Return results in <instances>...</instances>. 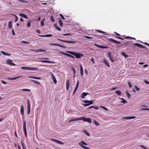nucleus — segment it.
Instances as JSON below:
<instances>
[{
    "label": "nucleus",
    "mask_w": 149,
    "mask_h": 149,
    "mask_svg": "<svg viewBox=\"0 0 149 149\" xmlns=\"http://www.w3.org/2000/svg\"><path fill=\"white\" fill-rule=\"evenodd\" d=\"M67 52L72 55L75 56L77 58H80L81 57L84 56L83 54L80 53H75L72 51H68Z\"/></svg>",
    "instance_id": "nucleus-1"
},
{
    "label": "nucleus",
    "mask_w": 149,
    "mask_h": 149,
    "mask_svg": "<svg viewBox=\"0 0 149 149\" xmlns=\"http://www.w3.org/2000/svg\"><path fill=\"white\" fill-rule=\"evenodd\" d=\"M82 102L86 104H82V105L84 106L85 107H86L87 106H89L90 105L92 104L93 103V100L88 101L87 100H84L82 101Z\"/></svg>",
    "instance_id": "nucleus-2"
},
{
    "label": "nucleus",
    "mask_w": 149,
    "mask_h": 149,
    "mask_svg": "<svg viewBox=\"0 0 149 149\" xmlns=\"http://www.w3.org/2000/svg\"><path fill=\"white\" fill-rule=\"evenodd\" d=\"M83 144L87 145V144L84 141H81V142L79 143V145L81 146L82 148H83L84 149H90V148L89 147H87L84 146L83 145Z\"/></svg>",
    "instance_id": "nucleus-3"
},
{
    "label": "nucleus",
    "mask_w": 149,
    "mask_h": 149,
    "mask_svg": "<svg viewBox=\"0 0 149 149\" xmlns=\"http://www.w3.org/2000/svg\"><path fill=\"white\" fill-rule=\"evenodd\" d=\"M22 69L24 70H38V68L36 67L31 68L30 67H27L23 66L21 67Z\"/></svg>",
    "instance_id": "nucleus-4"
},
{
    "label": "nucleus",
    "mask_w": 149,
    "mask_h": 149,
    "mask_svg": "<svg viewBox=\"0 0 149 149\" xmlns=\"http://www.w3.org/2000/svg\"><path fill=\"white\" fill-rule=\"evenodd\" d=\"M81 120L84 122H87L89 123H91V119L90 118H86L83 117H80V120Z\"/></svg>",
    "instance_id": "nucleus-5"
},
{
    "label": "nucleus",
    "mask_w": 149,
    "mask_h": 149,
    "mask_svg": "<svg viewBox=\"0 0 149 149\" xmlns=\"http://www.w3.org/2000/svg\"><path fill=\"white\" fill-rule=\"evenodd\" d=\"M26 121H24L23 122V128L24 131V134L25 137H27V133L26 130Z\"/></svg>",
    "instance_id": "nucleus-6"
},
{
    "label": "nucleus",
    "mask_w": 149,
    "mask_h": 149,
    "mask_svg": "<svg viewBox=\"0 0 149 149\" xmlns=\"http://www.w3.org/2000/svg\"><path fill=\"white\" fill-rule=\"evenodd\" d=\"M133 45L134 46H137L141 48H145L146 49V50H147L148 49L146 47L143 46L142 45L139 44L135 43L133 44Z\"/></svg>",
    "instance_id": "nucleus-7"
},
{
    "label": "nucleus",
    "mask_w": 149,
    "mask_h": 149,
    "mask_svg": "<svg viewBox=\"0 0 149 149\" xmlns=\"http://www.w3.org/2000/svg\"><path fill=\"white\" fill-rule=\"evenodd\" d=\"M50 140L58 144H60L61 145H63L64 144V143L63 142L56 139H51Z\"/></svg>",
    "instance_id": "nucleus-8"
},
{
    "label": "nucleus",
    "mask_w": 149,
    "mask_h": 149,
    "mask_svg": "<svg viewBox=\"0 0 149 149\" xmlns=\"http://www.w3.org/2000/svg\"><path fill=\"white\" fill-rule=\"evenodd\" d=\"M6 63L11 66H15V64L12 62V61L10 59H8L6 61Z\"/></svg>",
    "instance_id": "nucleus-9"
},
{
    "label": "nucleus",
    "mask_w": 149,
    "mask_h": 149,
    "mask_svg": "<svg viewBox=\"0 0 149 149\" xmlns=\"http://www.w3.org/2000/svg\"><path fill=\"white\" fill-rule=\"evenodd\" d=\"M27 113L28 114H29L31 110V105L30 104V102L29 101H28L27 102Z\"/></svg>",
    "instance_id": "nucleus-10"
},
{
    "label": "nucleus",
    "mask_w": 149,
    "mask_h": 149,
    "mask_svg": "<svg viewBox=\"0 0 149 149\" xmlns=\"http://www.w3.org/2000/svg\"><path fill=\"white\" fill-rule=\"evenodd\" d=\"M108 40L109 41L112 42H113L117 44H120V42L112 38L109 39H108Z\"/></svg>",
    "instance_id": "nucleus-11"
},
{
    "label": "nucleus",
    "mask_w": 149,
    "mask_h": 149,
    "mask_svg": "<svg viewBox=\"0 0 149 149\" xmlns=\"http://www.w3.org/2000/svg\"><path fill=\"white\" fill-rule=\"evenodd\" d=\"M58 40H60L61 41L63 42H65L67 43H75V42L73 41H67V40H61L60 39H58Z\"/></svg>",
    "instance_id": "nucleus-12"
},
{
    "label": "nucleus",
    "mask_w": 149,
    "mask_h": 149,
    "mask_svg": "<svg viewBox=\"0 0 149 149\" xmlns=\"http://www.w3.org/2000/svg\"><path fill=\"white\" fill-rule=\"evenodd\" d=\"M51 77L54 83L56 84L57 83V81L55 76L53 74H51Z\"/></svg>",
    "instance_id": "nucleus-13"
},
{
    "label": "nucleus",
    "mask_w": 149,
    "mask_h": 149,
    "mask_svg": "<svg viewBox=\"0 0 149 149\" xmlns=\"http://www.w3.org/2000/svg\"><path fill=\"white\" fill-rule=\"evenodd\" d=\"M66 89L67 90H68L69 88L70 83L69 80H67L66 83Z\"/></svg>",
    "instance_id": "nucleus-14"
},
{
    "label": "nucleus",
    "mask_w": 149,
    "mask_h": 149,
    "mask_svg": "<svg viewBox=\"0 0 149 149\" xmlns=\"http://www.w3.org/2000/svg\"><path fill=\"white\" fill-rule=\"evenodd\" d=\"M78 120H80V117L79 118H76L74 119H70L69 121V122H70L72 121H77Z\"/></svg>",
    "instance_id": "nucleus-15"
},
{
    "label": "nucleus",
    "mask_w": 149,
    "mask_h": 149,
    "mask_svg": "<svg viewBox=\"0 0 149 149\" xmlns=\"http://www.w3.org/2000/svg\"><path fill=\"white\" fill-rule=\"evenodd\" d=\"M94 45L100 48H108V47H107L104 46H101L100 45H98L97 44H94Z\"/></svg>",
    "instance_id": "nucleus-16"
},
{
    "label": "nucleus",
    "mask_w": 149,
    "mask_h": 149,
    "mask_svg": "<svg viewBox=\"0 0 149 149\" xmlns=\"http://www.w3.org/2000/svg\"><path fill=\"white\" fill-rule=\"evenodd\" d=\"M24 106L23 105H22L21 106L20 110V113L21 115H23L24 114Z\"/></svg>",
    "instance_id": "nucleus-17"
},
{
    "label": "nucleus",
    "mask_w": 149,
    "mask_h": 149,
    "mask_svg": "<svg viewBox=\"0 0 149 149\" xmlns=\"http://www.w3.org/2000/svg\"><path fill=\"white\" fill-rule=\"evenodd\" d=\"M49 45H50L56 46L60 47L62 48H65V47L64 46L61 45L59 44H54V43L50 44H49Z\"/></svg>",
    "instance_id": "nucleus-18"
},
{
    "label": "nucleus",
    "mask_w": 149,
    "mask_h": 149,
    "mask_svg": "<svg viewBox=\"0 0 149 149\" xmlns=\"http://www.w3.org/2000/svg\"><path fill=\"white\" fill-rule=\"evenodd\" d=\"M103 62L106 65H107V67H109L110 65L107 62V61L105 59H104L103 60Z\"/></svg>",
    "instance_id": "nucleus-19"
},
{
    "label": "nucleus",
    "mask_w": 149,
    "mask_h": 149,
    "mask_svg": "<svg viewBox=\"0 0 149 149\" xmlns=\"http://www.w3.org/2000/svg\"><path fill=\"white\" fill-rule=\"evenodd\" d=\"M80 74L81 76L83 75V69L81 65H80Z\"/></svg>",
    "instance_id": "nucleus-20"
},
{
    "label": "nucleus",
    "mask_w": 149,
    "mask_h": 149,
    "mask_svg": "<svg viewBox=\"0 0 149 149\" xmlns=\"http://www.w3.org/2000/svg\"><path fill=\"white\" fill-rule=\"evenodd\" d=\"M22 77L21 76H18V77H13V78H8L7 79H8V80H15V79H17L19 78L20 77Z\"/></svg>",
    "instance_id": "nucleus-21"
},
{
    "label": "nucleus",
    "mask_w": 149,
    "mask_h": 149,
    "mask_svg": "<svg viewBox=\"0 0 149 149\" xmlns=\"http://www.w3.org/2000/svg\"><path fill=\"white\" fill-rule=\"evenodd\" d=\"M29 78H32L35 79H40L41 78L40 77H33V76H29L28 77Z\"/></svg>",
    "instance_id": "nucleus-22"
},
{
    "label": "nucleus",
    "mask_w": 149,
    "mask_h": 149,
    "mask_svg": "<svg viewBox=\"0 0 149 149\" xmlns=\"http://www.w3.org/2000/svg\"><path fill=\"white\" fill-rule=\"evenodd\" d=\"M45 50L44 49H38L35 50V52H36L38 53V52H45Z\"/></svg>",
    "instance_id": "nucleus-23"
},
{
    "label": "nucleus",
    "mask_w": 149,
    "mask_h": 149,
    "mask_svg": "<svg viewBox=\"0 0 149 149\" xmlns=\"http://www.w3.org/2000/svg\"><path fill=\"white\" fill-rule=\"evenodd\" d=\"M41 62L43 63H54L53 61H43L42 60Z\"/></svg>",
    "instance_id": "nucleus-24"
},
{
    "label": "nucleus",
    "mask_w": 149,
    "mask_h": 149,
    "mask_svg": "<svg viewBox=\"0 0 149 149\" xmlns=\"http://www.w3.org/2000/svg\"><path fill=\"white\" fill-rule=\"evenodd\" d=\"M39 36L41 37H50L52 36L51 34H47L45 35H39Z\"/></svg>",
    "instance_id": "nucleus-25"
},
{
    "label": "nucleus",
    "mask_w": 149,
    "mask_h": 149,
    "mask_svg": "<svg viewBox=\"0 0 149 149\" xmlns=\"http://www.w3.org/2000/svg\"><path fill=\"white\" fill-rule=\"evenodd\" d=\"M87 94L86 93H83L81 95V97L83 99L85 98V96H86Z\"/></svg>",
    "instance_id": "nucleus-26"
},
{
    "label": "nucleus",
    "mask_w": 149,
    "mask_h": 149,
    "mask_svg": "<svg viewBox=\"0 0 149 149\" xmlns=\"http://www.w3.org/2000/svg\"><path fill=\"white\" fill-rule=\"evenodd\" d=\"M19 15L22 17H23L25 18V19H27V16L25 14H19Z\"/></svg>",
    "instance_id": "nucleus-27"
},
{
    "label": "nucleus",
    "mask_w": 149,
    "mask_h": 149,
    "mask_svg": "<svg viewBox=\"0 0 149 149\" xmlns=\"http://www.w3.org/2000/svg\"><path fill=\"white\" fill-rule=\"evenodd\" d=\"M135 118H136V117L135 116H131L127 117H125V118L127 119H134Z\"/></svg>",
    "instance_id": "nucleus-28"
},
{
    "label": "nucleus",
    "mask_w": 149,
    "mask_h": 149,
    "mask_svg": "<svg viewBox=\"0 0 149 149\" xmlns=\"http://www.w3.org/2000/svg\"><path fill=\"white\" fill-rule=\"evenodd\" d=\"M1 53L4 55L8 56H10V54L8 53H6L2 51L1 52Z\"/></svg>",
    "instance_id": "nucleus-29"
},
{
    "label": "nucleus",
    "mask_w": 149,
    "mask_h": 149,
    "mask_svg": "<svg viewBox=\"0 0 149 149\" xmlns=\"http://www.w3.org/2000/svg\"><path fill=\"white\" fill-rule=\"evenodd\" d=\"M12 26V22L11 21H10L8 23V26L9 28L10 29Z\"/></svg>",
    "instance_id": "nucleus-30"
},
{
    "label": "nucleus",
    "mask_w": 149,
    "mask_h": 149,
    "mask_svg": "<svg viewBox=\"0 0 149 149\" xmlns=\"http://www.w3.org/2000/svg\"><path fill=\"white\" fill-rule=\"evenodd\" d=\"M121 54L125 58H127L128 56L127 54H126L124 52H122L121 53Z\"/></svg>",
    "instance_id": "nucleus-31"
},
{
    "label": "nucleus",
    "mask_w": 149,
    "mask_h": 149,
    "mask_svg": "<svg viewBox=\"0 0 149 149\" xmlns=\"http://www.w3.org/2000/svg\"><path fill=\"white\" fill-rule=\"evenodd\" d=\"M59 26L60 27H61L63 26V23L62 20L61 19H60L59 20Z\"/></svg>",
    "instance_id": "nucleus-32"
},
{
    "label": "nucleus",
    "mask_w": 149,
    "mask_h": 149,
    "mask_svg": "<svg viewBox=\"0 0 149 149\" xmlns=\"http://www.w3.org/2000/svg\"><path fill=\"white\" fill-rule=\"evenodd\" d=\"M97 31L100 33H102L104 35H106V33L105 32L102 31L101 30H98Z\"/></svg>",
    "instance_id": "nucleus-33"
},
{
    "label": "nucleus",
    "mask_w": 149,
    "mask_h": 149,
    "mask_svg": "<svg viewBox=\"0 0 149 149\" xmlns=\"http://www.w3.org/2000/svg\"><path fill=\"white\" fill-rule=\"evenodd\" d=\"M118 95H120L121 94V92L120 91H115V92Z\"/></svg>",
    "instance_id": "nucleus-34"
},
{
    "label": "nucleus",
    "mask_w": 149,
    "mask_h": 149,
    "mask_svg": "<svg viewBox=\"0 0 149 149\" xmlns=\"http://www.w3.org/2000/svg\"><path fill=\"white\" fill-rule=\"evenodd\" d=\"M21 144L22 145V149H26V146H25V144L22 143H21Z\"/></svg>",
    "instance_id": "nucleus-35"
},
{
    "label": "nucleus",
    "mask_w": 149,
    "mask_h": 149,
    "mask_svg": "<svg viewBox=\"0 0 149 149\" xmlns=\"http://www.w3.org/2000/svg\"><path fill=\"white\" fill-rule=\"evenodd\" d=\"M54 26H55V28H56V29H57L59 31H61V29L59 27L57 26L56 25H55V24H54Z\"/></svg>",
    "instance_id": "nucleus-36"
},
{
    "label": "nucleus",
    "mask_w": 149,
    "mask_h": 149,
    "mask_svg": "<svg viewBox=\"0 0 149 149\" xmlns=\"http://www.w3.org/2000/svg\"><path fill=\"white\" fill-rule=\"evenodd\" d=\"M94 123L95 124L96 126H98L99 125V124L96 120H94L93 121Z\"/></svg>",
    "instance_id": "nucleus-37"
},
{
    "label": "nucleus",
    "mask_w": 149,
    "mask_h": 149,
    "mask_svg": "<svg viewBox=\"0 0 149 149\" xmlns=\"http://www.w3.org/2000/svg\"><path fill=\"white\" fill-rule=\"evenodd\" d=\"M31 81L32 82H33L35 84H40V83H39V82H38L37 81H35V80H31Z\"/></svg>",
    "instance_id": "nucleus-38"
},
{
    "label": "nucleus",
    "mask_w": 149,
    "mask_h": 149,
    "mask_svg": "<svg viewBox=\"0 0 149 149\" xmlns=\"http://www.w3.org/2000/svg\"><path fill=\"white\" fill-rule=\"evenodd\" d=\"M22 91H31L30 90L28 89H22Z\"/></svg>",
    "instance_id": "nucleus-39"
},
{
    "label": "nucleus",
    "mask_w": 149,
    "mask_h": 149,
    "mask_svg": "<svg viewBox=\"0 0 149 149\" xmlns=\"http://www.w3.org/2000/svg\"><path fill=\"white\" fill-rule=\"evenodd\" d=\"M100 108L103 109L104 110H105L106 111H108V109L106 107L103 106H101L100 107Z\"/></svg>",
    "instance_id": "nucleus-40"
},
{
    "label": "nucleus",
    "mask_w": 149,
    "mask_h": 149,
    "mask_svg": "<svg viewBox=\"0 0 149 149\" xmlns=\"http://www.w3.org/2000/svg\"><path fill=\"white\" fill-rule=\"evenodd\" d=\"M61 54H63V55H65V56H66L68 57H69L70 55V54H67V53H64V52H62L61 53Z\"/></svg>",
    "instance_id": "nucleus-41"
},
{
    "label": "nucleus",
    "mask_w": 149,
    "mask_h": 149,
    "mask_svg": "<svg viewBox=\"0 0 149 149\" xmlns=\"http://www.w3.org/2000/svg\"><path fill=\"white\" fill-rule=\"evenodd\" d=\"M21 43L26 44H29V42L26 41H24V40L22 41H21Z\"/></svg>",
    "instance_id": "nucleus-42"
},
{
    "label": "nucleus",
    "mask_w": 149,
    "mask_h": 149,
    "mask_svg": "<svg viewBox=\"0 0 149 149\" xmlns=\"http://www.w3.org/2000/svg\"><path fill=\"white\" fill-rule=\"evenodd\" d=\"M31 23L30 21L28 22L27 24V26L29 27L31 26Z\"/></svg>",
    "instance_id": "nucleus-43"
},
{
    "label": "nucleus",
    "mask_w": 149,
    "mask_h": 149,
    "mask_svg": "<svg viewBox=\"0 0 149 149\" xmlns=\"http://www.w3.org/2000/svg\"><path fill=\"white\" fill-rule=\"evenodd\" d=\"M50 20L52 22H53L54 21V19L52 16H51L50 17Z\"/></svg>",
    "instance_id": "nucleus-44"
},
{
    "label": "nucleus",
    "mask_w": 149,
    "mask_h": 149,
    "mask_svg": "<svg viewBox=\"0 0 149 149\" xmlns=\"http://www.w3.org/2000/svg\"><path fill=\"white\" fill-rule=\"evenodd\" d=\"M121 102L125 103H126L127 102V101L125 100V99L123 100Z\"/></svg>",
    "instance_id": "nucleus-45"
},
{
    "label": "nucleus",
    "mask_w": 149,
    "mask_h": 149,
    "mask_svg": "<svg viewBox=\"0 0 149 149\" xmlns=\"http://www.w3.org/2000/svg\"><path fill=\"white\" fill-rule=\"evenodd\" d=\"M19 1L22 2L27 3V2L24 0H18Z\"/></svg>",
    "instance_id": "nucleus-46"
},
{
    "label": "nucleus",
    "mask_w": 149,
    "mask_h": 149,
    "mask_svg": "<svg viewBox=\"0 0 149 149\" xmlns=\"http://www.w3.org/2000/svg\"><path fill=\"white\" fill-rule=\"evenodd\" d=\"M108 56L109 58L112 57V56H111V53H109L108 54Z\"/></svg>",
    "instance_id": "nucleus-47"
},
{
    "label": "nucleus",
    "mask_w": 149,
    "mask_h": 149,
    "mask_svg": "<svg viewBox=\"0 0 149 149\" xmlns=\"http://www.w3.org/2000/svg\"><path fill=\"white\" fill-rule=\"evenodd\" d=\"M108 56L109 58L112 57V56H111V53H109L108 54Z\"/></svg>",
    "instance_id": "nucleus-48"
},
{
    "label": "nucleus",
    "mask_w": 149,
    "mask_h": 149,
    "mask_svg": "<svg viewBox=\"0 0 149 149\" xmlns=\"http://www.w3.org/2000/svg\"><path fill=\"white\" fill-rule=\"evenodd\" d=\"M13 15L15 17V22H16L17 21V20H18V18H17V16L15 15Z\"/></svg>",
    "instance_id": "nucleus-49"
},
{
    "label": "nucleus",
    "mask_w": 149,
    "mask_h": 149,
    "mask_svg": "<svg viewBox=\"0 0 149 149\" xmlns=\"http://www.w3.org/2000/svg\"><path fill=\"white\" fill-rule=\"evenodd\" d=\"M127 96L129 98H130V94L128 93H127Z\"/></svg>",
    "instance_id": "nucleus-50"
},
{
    "label": "nucleus",
    "mask_w": 149,
    "mask_h": 149,
    "mask_svg": "<svg viewBox=\"0 0 149 149\" xmlns=\"http://www.w3.org/2000/svg\"><path fill=\"white\" fill-rule=\"evenodd\" d=\"M60 15L61 17V19H65V18L64 17V16L61 14H60Z\"/></svg>",
    "instance_id": "nucleus-51"
},
{
    "label": "nucleus",
    "mask_w": 149,
    "mask_h": 149,
    "mask_svg": "<svg viewBox=\"0 0 149 149\" xmlns=\"http://www.w3.org/2000/svg\"><path fill=\"white\" fill-rule=\"evenodd\" d=\"M41 26H42L44 25V23L43 21H42L41 22Z\"/></svg>",
    "instance_id": "nucleus-52"
},
{
    "label": "nucleus",
    "mask_w": 149,
    "mask_h": 149,
    "mask_svg": "<svg viewBox=\"0 0 149 149\" xmlns=\"http://www.w3.org/2000/svg\"><path fill=\"white\" fill-rule=\"evenodd\" d=\"M141 110H148V111H149V108H142V109H141Z\"/></svg>",
    "instance_id": "nucleus-53"
},
{
    "label": "nucleus",
    "mask_w": 149,
    "mask_h": 149,
    "mask_svg": "<svg viewBox=\"0 0 149 149\" xmlns=\"http://www.w3.org/2000/svg\"><path fill=\"white\" fill-rule=\"evenodd\" d=\"M79 85V81H78L77 83L76 87L78 88Z\"/></svg>",
    "instance_id": "nucleus-54"
},
{
    "label": "nucleus",
    "mask_w": 149,
    "mask_h": 149,
    "mask_svg": "<svg viewBox=\"0 0 149 149\" xmlns=\"http://www.w3.org/2000/svg\"><path fill=\"white\" fill-rule=\"evenodd\" d=\"M135 89H136V90L137 91H139L140 90V89L138 87H137V86H136L135 87Z\"/></svg>",
    "instance_id": "nucleus-55"
},
{
    "label": "nucleus",
    "mask_w": 149,
    "mask_h": 149,
    "mask_svg": "<svg viewBox=\"0 0 149 149\" xmlns=\"http://www.w3.org/2000/svg\"><path fill=\"white\" fill-rule=\"evenodd\" d=\"M91 61L93 63H95L94 59L93 58H92L91 59Z\"/></svg>",
    "instance_id": "nucleus-56"
},
{
    "label": "nucleus",
    "mask_w": 149,
    "mask_h": 149,
    "mask_svg": "<svg viewBox=\"0 0 149 149\" xmlns=\"http://www.w3.org/2000/svg\"><path fill=\"white\" fill-rule=\"evenodd\" d=\"M93 108H94L96 110H98V107L93 106Z\"/></svg>",
    "instance_id": "nucleus-57"
},
{
    "label": "nucleus",
    "mask_w": 149,
    "mask_h": 149,
    "mask_svg": "<svg viewBox=\"0 0 149 149\" xmlns=\"http://www.w3.org/2000/svg\"><path fill=\"white\" fill-rule=\"evenodd\" d=\"M114 33H115L116 35H117V36H120V35L118 33H116V32H114Z\"/></svg>",
    "instance_id": "nucleus-58"
},
{
    "label": "nucleus",
    "mask_w": 149,
    "mask_h": 149,
    "mask_svg": "<svg viewBox=\"0 0 149 149\" xmlns=\"http://www.w3.org/2000/svg\"><path fill=\"white\" fill-rule=\"evenodd\" d=\"M128 85H129V86L130 87V88H131L132 87V85L130 83V82H128Z\"/></svg>",
    "instance_id": "nucleus-59"
},
{
    "label": "nucleus",
    "mask_w": 149,
    "mask_h": 149,
    "mask_svg": "<svg viewBox=\"0 0 149 149\" xmlns=\"http://www.w3.org/2000/svg\"><path fill=\"white\" fill-rule=\"evenodd\" d=\"M85 38L88 39H92L93 38V37H90L88 36H86L85 37Z\"/></svg>",
    "instance_id": "nucleus-60"
},
{
    "label": "nucleus",
    "mask_w": 149,
    "mask_h": 149,
    "mask_svg": "<svg viewBox=\"0 0 149 149\" xmlns=\"http://www.w3.org/2000/svg\"><path fill=\"white\" fill-rule=\"evenodd\" d=\"M109 59L111 62H113L114 61V60L113 59L112 57L111 58Z\"/></svg>",
    "instance_id": "nucleus-61"
},
{
    "label": "nucleus",
    "mask_w": 149,
    "mask_h": 149,
    "mask_svg": "<svg viewBox=\"0 0 149 149\" xmlns=\"http://www.w3.org/2000/svg\"><path fill=\"white\" fill-rule=\"evenodd\" d=\"M70 35V34L69 33H66V34H63V35L64 36H69Z\"/></svg>",
    "instance_id": "nucleus-62"
},
{
    "label": "nucleus",
    "mask_w": 149,
    "mask_h": 149,
    "mask_svg": "<svg viewBox=\"0 0 149 149\" xmlns=\"http://www.w3.org/2000/svg\"><path fill=\"white\" fill-rule=\"evenodd\" d=\"M1 82L3 84H7V83L6 82L3 80L1 81Z\"/></svg>",
    "instance_id": "nucleus-63"
},
{
    "label": "nucleus",
    "mask_w": 149,
    "mask_h": 149,
    "mask_svg": "<svg viewBox=\"0 0 149 149\" xmlns=\"http://www.w3.org/2000/svg\"><path fill=\"white\" fill-rule=\"evenodd\" d=\"M36 31L37 33H40V30H37Z\"/></svg>",
    "instance_id": "nucleus-64"
}]
</instances>
